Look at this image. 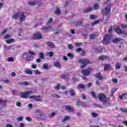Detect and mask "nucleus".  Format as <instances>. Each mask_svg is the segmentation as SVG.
<instances>
[{
	"mask_svg": "<svg viewBox=\"0 0 127 127\" xmlns=\"http://www.w3.org/2000/svg\"><path fill=\"white\" fill-rule=\"evenodd\" d=\"M6 31H7V30L6 29L3 30L1 33V35H3V34H5Z\"/></svg>",
	"mask_w": 127,
	"mask_h": 127,
	"instance_id": "603ef678",
	"label": "nucleus"
},
{
	"mask_svg": "<svg viewBox=\"0 0 127 127\" xmlns=\"http://www.w3.org/2000/svg\"><path fill=\"white\" fill-rule=\"evenodd\" d=\"M61 85L60 83H57L56 86L54 87V89L56 90V91H59V90H60V86Z\"/></svg>",
	"mask_w": 127,
	"mask_h": 127,
	"instance_id": "a878e982",
	"label": "nucleus"
},
{
	"mask_svg": "<svg viewBox=\"0 0 127 127\" xmlns=\"http://www.w3.org/2000/svg\"><path fill=\"white\" fill-rule=\"evenodd\" d=\"M28 57V54L27 53H24L22 55V59H26Z\"/></svg>",
	"mask_w": 127,
	"mask_h": 127,
	"instance_id": "bb28decb",
	"label": "nucleus"
},
{
	"mask_svg": "<svg viewBox=\"0 0 127 127\" xmlns=\"http://www.w3.org/2000/svg\"><path fill=\"white\" fill-rule=\"evenodd\" d=\"M80 55L81 56H86V51L82 49V48H80Z\"/></svg>",
	"mask_w": 127,
	"mask_h": 127,
	"instance_id": "b1692460",
	"label": "nucleus"
},
{
	"mask_svg": "<svg viewBox=\"0 0 127 127\" xmlns=\"http://www.w3.org/2000/svg\"><path fill=\"white\" fill-rule=\"evenodd\" d=\"M121 27L123 28H127V24H122L121 25Z\"/></svg>",
	"mask_w": 127,
	"mask_h": 127,
	"instance_id": "338daca9",
	"label": "nucleus"
},
{
	"mask_svg": "<svg viewBox=\"0 0 127 127\" xmlns=\"http://www.w3.org/2000/svg\"><path fill=\"white\" fill-rule=\"evenodd\" d=\"M28 4H29V5H35L36 4V2L34 1H30L28 2Z\"/></svg>",
	"mask_w": 127,
	"mask_h": 127,
	"instance_id": "49530a36",
	"label": "nucleus"
},
{
	"mask_svg": "<svg viewBox=\"0 0 127 127\" xmlns=\"http://www.w3.org/2000/svg\"><path fill=\"white\" fill-rule=\"evenodd\" d=\"M98 23H100V21L99 20L94 21L91 23V26H94V25H96V24H98Z\"/></svg>",
	"mask_w": 127,
	"mask_h": 127,
	"instance_id": "cd10ccee",
	"label": "nucleus"
},
{
	"mask_svg": "<svg viewBox=\"0 0 127 127\" xmlns=\"http://www.w3.org/2000/svg\"><path fill=\"white\" fill-rule=\"evenodd\" d=\"M80 63L81 64L80 65V68L83 69V68H85L87 65L89 64H91L90 61L87 59H80Z\"/></svg>",
	"mask_w": 127,
	"mask_h": 127,
	"instance_id": "f03ea898",
	"label": "nucleus"
},
{
	"mask_svg": "<svg viewBox=\"0 0 127 127\" xmlns=\"http://www.w3.org/2000/svg\"><path fill=\"white\" fill-rule=\"evenodd\" d=\"M68 78V75L66 74H62L61 76V79H67Z\"/></svg>",
	"mask_w": 127,
	"mask_h": 127,
	"instance_id": "58836bf2",
	"label": "nucleus"
},
{
	"mask_svg": "<svg viewBox=\"0 0 127 127\" xmlns=\"http://www.w3.org/2000/svg\"><path fill=\"white\" fill-rule=\"evenodd\" d=\"M65 110L66 111H68L69 113H72V112L74 111V109L70 106H65Z\"/></svg>",
	"mask_w": 127,
	"mask_h": 127,
	"instance_id": "dca6fc26",
	"label": "nucleus"
},
{
	"mask_svg": "<svg viewBox=\"0 0 127 127\" xmlns=\"http://www.w3.org/2000/svg\"><path fill=\"white\" fill-rule=\"evenodd\" d=\"M29 99H33L36 102H42L41 100V96L40 95L38 96H31L29 97Z\"/></svg>",
	"mask_w": 127,
	"mask_h": 127,
	"instance_id": "1a4fd4ad",
	"label": "nucleus"
},
{
	"mask_svg": "<svg viewBox=\"0 0 127 127\" xmlns=\"http://www.w3.org/2000/svg\"><path fill=\"white\" fill-rule=\"evenodd\" d=\"M68 120H70V117H69V116H65L62 122L64 123V122H66V121H68Z\"/></svg>",
	"mask_w": 127,
	"mask_h": 127,
	"instance_id": "2f4dec72",
	"label": "nucleus"
},
{
	"mask_svg": "<svg viewBox=\"0 0 127 127\" xmlns=\"http://www.w3.org/2000/svg\"><path fill=\"white\" fill-rule=\"evenodd\" d=\"M54 67H56V68H61L62 65H61V64H60V62L59 61H57L54 63Z\"/></svg>",
	"mask_w": 127,
	"mask_h": 127,
	"instance_id": "4468645a",
	"label": "nucleus"
},
{
	"mask_svg": "<svg viewBox=\"0 0 127 127\" xmlns=\"http://www.w3.org/2000/svg\"><path fill=\"white\" fill-rule=\"evenodd\" d=\"M111 28L108 30L109 33H112L113 32V26H111Z\"/></svg>",
	"mask_w": 127,
	"mask_h": 127,
	"instance_id": "052dcab7",
	"label": "nucleus"
},
{
	"mask_svg": "<svg viewBox=\"0 0 127 127\" xmlns=\"http://www.w3.org/2000/svg\"><path fill=\"white\" fill-rule=\"evenodd\" d=\"M121 111L123 113H127V109L125 108H121Z\"/></svg>",
	"mask_w": 127,
	"mask_h": 127,
	"instance_id": "864d4df0",
	"label": "nucleus"
},
{
	"mask_svg": "<svg viewBox=\"0 0 127 127\" xmlns=\"http://www.w3.org/2000/svg\"><path fill=\"white\" fill-rule=\"evenodd\" d=\"M19 15H20V13L17 12L13 15L12 17L13 18V19H17L18 17H19Z\"/></svg>",
	"mask_w": 127,
	"mask_h": 127,
	"instance_id": "6ab92c4d",
	"label": "nucleus"
},
{
	"mask_svg": "<svg viewBox=\"0 0 127 127\" xmlns=\"http://www.w3.org/2000/svg\"><path fill=\"white\" fill-rule=\"evenodd\" d=\"M83 27L84 29H88L90 28V24H86L83 25Z\"/></svg>",
	"mask_w": 127,
	"mask_h": 127,
	"instance_id": "79ce46f5",
	"label": "nucleus"
},
{
	"mask_svg": "<svg viewBox=\"0 0 127 127\" xmlns=\"http://www.w3.org/2000/svg\"><path fill=\"white\" fill-rule=\"evenodd\" d=\"M52 21H53V19L51 18L47 22V25H49L50 23H52Z\"/></svg>",
	"mask_w": 127,
	"mask_h": 127,
	"instance_id": "a18cd8bd",
	"label": "nucleus"
},
{
	"mask_svg": "<svg viewBox=\"0 0 127 127\" xmlns=\"http://www.w3.org/2000/svg\"><path fill=\"white\" fill-rule=\"evenodd\" d=\"M20 21H24L25 20V16L23 12L21 13V17H20Z\"/></svg>",
	"mask_w": 127,
	"mask_h": 127,
	"instance_id": "412c9836",
	"label": "nucleus"
},
{
	"mask_svg": "<svg viewBox=\"0 0 127 127\" xmlns=\"http://www.w3.org/2000/svg\"><path fill=\"white\" fill-rule=\"evenodd\" d=\"M47 45H48V46H49L50 47H51V48H54L55 47V45L54 44H53L52 43V42H47L46 43Z\"/></svg>",
	"mask_w": 127,
	"mask_h": 127,
	"instance_id": "4be33fe9",
	"label": "nucleus"
},
{
	"mask_svg": "<svg viewBox=\"0 0 127 127\" xmlns=\"http://www.w3.org/2000/svg\"><path fill=\"white\" fill-rule=\"evenodd\" d=\"M122 124H123V125H125V126H126V127H127V121H123V122H122Z\"/></svg>",
	"mask_w": 127,
	"mask_h": 127,
	"instance_id": "774afa93",
	"label": "nucleus"
},
{
	"mask_svg": "<svg viewBox=\"0 0 127 127\" xmlns=\"http://www.w3.org/2000/svg\"><path fill=\"white\" fill-rule=\"evenodd\" d=\"M92 49L94 51L97 52V53L100 54L103 52V48H102L101 46L98 47L96 46H94L92 47Z\"/></svg>",
	"mask_w": 127,
	"mask_h": 127,
	"instance_id": "6e6552de",
	"label": "nucleus"
},
{
	"mask_svg": "<svg viewBox=\"0 0 127 127\" xmlns=\"http://www.w3.org/2000/svg\"><path fill=\"white\" fill-rule=\"evenodd\" d=\"M35 74H36L37 75H40V74H41V73L39 70H36L35 71Z\"/></svg>",
	"mask_w": 127,
	"mask_h": 127,
	"instance_id": "680f3d73",
	"label": "nucleus"
},
{
	"mask_svg": "<svg viewBox=\"0 0 127 127\" xmlns=\"http://www.w3.org/2000/svg\"><path fill=\"white\" fill-rule=\"evenodd\" d=\"M56 116V113L55 112H52V114H49V117L53 118V117H55Z\"/></svg>",
	"mask_w": 127,
	"mask_h": 127,
	"instance_id": "a19ab883",
	"label": "nucleus"
},
{
	"mask_svg": "<svg viewBox=\"0 0 127 127\" xmlns=\"http://www.w3.org/2000/svg\"><path fill=\"white\" fill-rule=\"evenodd\" d=\"M91 69L90 68L87 69H82L81 70V73L82 75H84V76H88L90 73H91Z\"/></svg>",
	"mask_w": 127,
	"mask_h": 127,
	"instance_id": "9d476101",
	"label": "nucleus"
},
{
	"mask_svg": "<svg viewBox=\"0 0 127 127\" xmlns=\"http://www.w3.org/2000/svg\"><path fill=\"white\" fill-rule=\"evenodd\" d=\"M39 58H40V59H44V54L43 52L39 53Z\"/></svg>",
	"mask_w": 127,
	"mask_h": 127,
	"instance_id": "f704fd0d",
	"label": "nucleus"
},
{
	"mask_svg": "<svg viewBox=\"0 0 127 127\" xmlns=\"http://www.w3.org/2000/svg\"><path fill=\"white\" fill-rule=\"evenodd\" d=\"M70 94V96H71V97H75V91H74V90L72 89L69 91Z\"/></svg>",
	"mask_w": 127,
	"mask_h": 127,
	"instance_id": "7c9ffc66",
	"label": "nucleus"
},
{
	"mask_svg": "<svg viewBox=\"0 0 127 127\" xmlns=\"http://www.w3.org/2000/svg\"><path fill=\"white\" fill-rule=\"evenodd\" d=\"M81 97L83 100H86V99H87V97H86V95L85 94H82L81 95Z\"/></svg>",
	"mask_w": 127,
	"mask_h": 127,
	"instance_id": "13d9d810",
	"label": "nucleus"
},
{
	"mask_svg": "<svg viewBox=\"0 0 127 127\" xmlns=\"http://www.w3.org/2000/svg\"><path fill=\"white\" fill-rule=\"evenodd\" d=\"M111 68H112V66H111V64H105L104 65V71H108V70H109V69H111Z\"/></svg>",
	"mask_w": 127,
	"mask_h": 127,
	"instance_id": "a211bd4d",
	"label": "nucleus"
},
{
	"mask_svg": "<svg viewBox=\"0 0 127 127\" xmlns=\"http://www.w3.org/2000/svg\"><path fill=\"white\" fill-rule=\"evenodd\" d=\"M99 7H100V5H99V4L98 3L94 4L93 5L94 9H98V8H99Z\"/></svg>",
	"mask_w": 127,
	"mask_h": 127,
	"instance_id": "72a5a7b5",
	"label": "nucleus"
},
{
	"mask_svg": "<svg viewBox=\"0 0 127 127\" xmlns=\"http://www.w3.org/2000/svg\"><path fill=\"white\" fill-rule=\"evenodd\" d=\"M89 37L90 39H94V38L97 37V35L94 34H90Z\"/></svg>",
	"mask_w": 127,
	"mask_h": 127,
	"instance_id": "c03bdc74",
	"label": "nucleus"
},
{
	"mask_svg": "<svg viewBox=\"0 0 127 127\" xmlns=\"http://www.w3.org/2000/svg\"><path fill=\"white\" fill-rule=\"evenodd\" d=\"M112 5L109 4L107 5L105 8L101 10V13L102 15H109L111 13V11L112 10Z\"/></svg>",
	"mask_w": 127,
	"mask_h": 127,
	"instance_id": "f257e3e1",
	"label": "nucleus"
},
{
	"mask_svg": "<svg viewBox=\"0 0 127 127\" xmlns=\"http://www.w3.org/2000/svg\"><path fill=\"white\" fill-rule=\"evenodd\" d=\"M43 69H48V64H45L43 65Z\"/></svg>",
	"mask_w": 127,
	"mask_h": 127,
	"instance_id": "de8ad7c7",
	"label": "nucleus"
},
{
	"mask_svg": "<svg viewBox=\"0 0 127 127\" xmlns=\"http://www.w3.org/2000/svg\"><path fill=\"white\" fill-rule=\"evenodd\" d=\"M123 39L120 38H116L112 40L113 43H119L120 41H122Z\"/></svg>",
	"mask_w": 127,
	"mask_h": 127,
	"instance_id": "f3484780",
	"label": "nucleus"
},
{
	"mask_svg": "<svg viewBox=\"0 0 127 127\" xmlns=\"http://www.w3.org/2000/svg\"><path fill=\"white\" fill-rule=\"evenodd\" d=\"M12 42H14V39L11 38L6 40L7 44H10V43H12Z\"/></svg>",
	"mask_w": 127,
	"mask_h": 127,
	"instance_id": "393cba45",
	"label": "nucleus"
},
{
	"mask_svg": "<svg viewBox=\"0 0 127 127\" xmlns=\"http://www.w3.org/2000/svg\"><path fill=\"white\" fill-rule=\"evenodd\" d=\"M91 116L93 117V118H97V117L99 116V114L95 112H92L91 114Z\"/></svg>",
	"mask_w": 127,
	"mask_h": 127,
	"instance_id": "4c0bfd02",
	"label": "nucleus"
},
{
	"mask_svg": "<svg viewBox=\"0 0 127 127\" xmlns=\"http://www.w3.org/2000/svg\"><path fill=\"white\" fill-rule=\"evenodd\" d=\"M96 77L99 80H100V81H102V80H103L104 79V77L101 72H98L97 74H96Z\"/></svg>",
	"mask_w": 127,
	"mask_h": 127,
	"instance_id": "2eb2a0df",
	"label": "nucleus"
},
{
	"mask_svg": "<svg viewBox=\"0 0 127 127\" xmlns=\"http://www.w3.org/2000/svg\"><path fill=\"white\" fill-rule=\"evenodd\" d=\"M16 105L17 107H20L21 106V103L20 102H17Z\"/></svg>",
	"mask_w": 127,
	"mask_h": 127,
	"instance_id": "69168bd1",
	"label": "nucleus"
},
{
	"mask_svg": "<svg viewBox=\"0 0 127 127\" xmlns=\"http://www.w3.org/2000/svg\"><path fill=\"white\" fill-rule=\"evenodd\" d=\"M81 36H83L84 39H87V34L82 33L81 34Z\"/></svg>",
	"mask_w": 127,
	"mask_h": 127,
	"instance_id": "bf43d9fd",
	"label": "nucleus"
},
{
	"mask_svg": "<svg viewBox=\"0 0 127 127\" xmlns=\"http://www.w3.org/2000/svg\"><path fill=\"white\" fill-rule=\"evenodd\" d=\"M91 94L92 95L93 98L94 99H98V96L96 95V93H95L94 91H92Z\"/></svg>",
	"mask_w": 127,
	"mask_h": 127,
	"instance_id": "e433bc0d",
	"label": "nucleus"
},
{
	"mask_svg": "<svg viewBox=\"0 0 127 127\" xmlns=\"http://www.w3.org/2000/svg\"><path fill=\"white\" fill-rule=\"evenodd\" d=\"M32 57H33V56H30V57H27V58L26 59V61H31V58H32Z\"/></svg>",
	"mask_w": 127,
	"mask_h": 127,
	"instance_id": "09e8293b",
	"label": "nucleus"
},
{
	"mask_svg": "<svg viewBox=\"0 0 127 127\" xmlns=\"http://www.w3.org/2000/svg\"><path fill=\"white\" fill-rule=\"evenodd\" d=\"M98 99L101 102H104V104L107 103V96L104 93H99L98 94Z\"/></svg>",
	"mask_w": 127,
	"mask_h": 127,
	"instance_id": "7ed1b4c3",
	"label": "nucleus"
},
{
	"mask_svg": "<svg viewBox=\"0 0 127 127\" xmlns=\"http://www.w3.org/2000/svg\"><path fill=\"white\" fill-rule=\"evenodd\" d=\"M32 38L34 40H40V39L43 38L42 34L40 32L36 33L33 35Z\"/></svg>",
	"mask_w": 127,
	"mask_h": 127,
	"instance_id": "423d86ee",
	"label": "nucleus"
},
{
	"mask_svg": "<svg viewBox=\"0 0 127 127\" xmlns=\"http://www.w3.org/2000/svg\"><path fill=\"white\" fill-rule=\"evenodd\" d=\"M37 118L38 119H40V120H45V119H46L45 115L43 114H38L37 115Z\"/></svg>",
	"mask_w": 127,
	"mask_h": 127,
	"instance_id": "ddd939ff",
	"label": "nucleus"
},
{
	"mask_svg": "<svg viewBox=\"0 0 127 127\" xmlns=\"http://www.w3.org/2000/svg\"><path fill=\"white\" fill-rule=\"evenodd\" d=\"M61 11L60 10V9H59V8H57L56 9V11H55V14H61Z\"/></svg>",
	"mask_w": 127,
	"mask_h": 127,
	"instance_id": "c756f323",
	"label": "nucleus"
},
{
	"mask_svg": "<svg viewBox=\"0 0 127 127\" xmlns=\"http://www.w3.org/2000/svg\"><path fill=\"white\" fill-rule=\"evenodd\" d=\"M67 56L68 57H70V58H71V59H73V58H74V55L72 54V53H69L67 54Z\"/></svg>",
	"mask_w": 127,
	"mask_h": 127,
	"instance_id": "37998d69",
	"label": "nucleus"
},
{
	"mask_svg": "<svg viewBox=\"0 0 127 127\" xmlns=\"http://www.w3.org/2000/svg\"><path fill=\"white\" fill-rule=\"evenodd\" d=\"M51 28H52L51 26H45L41 29V30H42L43 31H48V30H49V29H51Z\"/></svg>",
	"mask_w": 127,
	"mask_h": 127,
	"instance_id": "f8f14e48",
	"label": "nucleus"
},
{
	"mask_svg": "<svg viewBox=\"0 0 127 127\" xmlns=\"http://www.w3.org/2000/svg\"><path fill=\"white\" fill-rule=\"evenodd\" d=\"M114 30L117 34H125L126 36H127V33L125 31H122V29L120 28L119 27H118V26H116L113 27Z\"/></svg>",
	"mask_w": 127,
	"mask_h": 127,
	"instance_id": "20e7f679",
	"label": "nucleus"
},
{
	"mask_svg": "<svg viewBox=\"0 0 127 127\" xmlns=\"http://www.w3.org/2000/svg\"><path fill=\"white\" fill-rule=\"evenodd\" d=\"M19 85H24L25 86H29V83L27 81H23L19 83Z\"/></svg>",
	"mask_w": 127,
	"mask_h": 127,
	"instance_id": "c85d7f7f",
	"label": "nucleus"
},
{
	"mask_svg": "<svg viewBox=\"0 0 127 127\" xmlns=\"http://www.w3.org/2000/svg\"><path fill=\"white\" fill-rule=\"evenodd\" d=\"M4 39H7V38H10V35H5L4 36Z\"/></svg>",
	"mask_w": 127,
	"mask_h": 127,
	"instance_id": "6e6d98bb",
	"label": "nucleus"
},
{
	"mask_svg": "<svg viewBox=\"0 0 127 127\" xmlns=\"http://www.w3.org/2000/svg\"><path fill=\"white\" fill-rule=\"evenodd\" d=\"M52 97H53V98H61V96L60 95L56 94H52Z\"/></svg>",
	"mask_w": 127,
	"mask_h": 127,
	"instance_id": "c9c22d12",
	"label": "nucleus"
},
{
	"mask_svg": "<svg viewBox=\"0 0 127 127\" xmlns=\"http://www.w3.org/2000/svg\"><path fill=\"white\" fill-rule=\"evenodd\" d=\"M126 96V94L123 93L121 96H119L120 100H123L124 99V96Z\"/></svg>",
	"mask_w": 127,
	"mask_h": 127,
	"instance_id": "3c124183",
	"label": "nucleus"
},
{
	"mask_svg": "<svg viewBox=\"0 0 127 127\" xmlns=\"http://www.w3.org/2000/svg\"><path fill=\"white\" fill-rule=\"evenodd\" d=\"M68 48L72 50V49L73 48V45L72 44H69L68 45Z\"/></svg>",
	"mask_w": 127,
	"mask_h": 127,
	"instance_id": "5fc2aeb1",
	"label": "nucleus"
},
{
	"mask_svg": "<svg viewBox=\"0 0 127 127\" xmlns=\"http://www.w3.org/2000/svg\"><path fill=\"white\" fill-rule=\"evenodd\" d=\"M116 88H113L112 90L111 91V94L112 95H114V94H115V92H116Z\"/></svg>",
	"mask_w": 127,
	"mask_h": 127,
	"instance_id": "8fccbe9b",
	"label": "nucleus"
},
{
	"mask_svg": "<svg viewBox=\"0 0 127 127\" xmlns=\"http://www.w3.org/2000/svg\"><path fill=\"white\" fill-rule=\"evenodd\" d=\"M3 82L5 84H8L9 83V80L8 79L4 80H3Z\"/></svg>",
	"mask_w": 127,
	"mask_h": 127,
	"instance_id": "e2e57ef3",
	"label": "nucleus"
},
{
	"mask_svg": "<svg viewBox=\"0 0 127 127\" xmlns=\"http://www.w3.org/2000/svg\"><path fill=\"white\" fill-rule=\"evenodd\" d=\"M107 59H110V57L108 56L102 55L99 57V60L104 61V60H107Z\"/></svg>",
	"mask_w": 127,
	"mask_h": 127,
	"instance_id": "9b49d317",
	"label": "nucleus"
},
{
	"mask_svg": "<svg viewBox=\"0 0 127 127\" xmlns=\"http://www.w3.org/2000/svg\"><path fill=\"white\" fill-rule=\"evenodd\" d=\"M121 67H122V63H117L115 69L116 70H119V69H121Z\"/></svg>",
	"mask_w": 127,
	"mask_h": 127,
	"instance_id": "aec40b11",
	"label": "nucleus"
},
{
	"mask_svg": "<svg viewBox=\"0 0 127 127\" xmlns=\"http://www.w3.org/2000/svg\"><path fill=\"white\" fill-rule=\"evenodd\" d=\"M7 61L8 62H13V58L10 57L8 58Z\"/></svg>",
	"mask_w": 127,
	"mask_h": 127,
	"instance_id": "4d7b16f0",
	"label": "nucleus"
},
{
	"mask_svg": "<svg viewBox=\"0 0 127 127\" xmlns=\"http://www.w3.org/2000/svg\"><path fill=\"white\" fill-rule=\"evenodd\" d=\"M48 55H49L50 57H52L54 55L53 52H50L48 53Z\"/></svg>",
	"mask_w": 127,
	"mask_h": 127,
	"instance_id": "0e129e2a",
	"label": "nucleus"
},
{
	"mask_svg": "<svg viewBox=\"0 0 127 127\" xmlns=\"http://www.w3.org/2000/svg\"><path fill=\"white\" fill-rule=\"evenodd\" d=\"M93 9H92V7H88L84 10H83V12L84 13H88V12H90V11H92Z\"/></svg>",
	"mask_w": 127,
	"mask_h": 127,
	"instance_id": "5701e85b",
	"label": "nucleus"
},
{
	"mask_svg": "<svg viewBox=\"0 0 127 127\" xmlns=\"http://www.w3.org/2000/svg\"><path fill=\"white\" fill-rule=\"evenodd\" d=\"M32 94V91L29 90L27 92H21L20 93L21 98H23V99H27L28 98V96L29 95H31Z\"/></svg>",
	"mask_w": 127,
	"mask_h": 127,
	"instance_id": "0eeeda50",
	"label": "nucleus"
},
{
	"mask_svg": "<svg viewBox=\"0 0 127 127\" xmlns=\"http://www.w3.org/2000/svg\"><path fill=\"white\" fill-rule=\"evenodd\" d=\"M89 18H90V19H97V16L91 14L89 16Z\"/></svg>",
	"mask_w": 127,
	"mask_h": 127,
	"instance_id": "473e14b6",
	"label": "nucleus"
},
{
	"mask_svg": "<svg viewBox=\"0 0 127 127\" xmlns=\"http://www.w3.org/2000/svg\"><path fill=\"white\" fill-rule=\"evenodd\" d=\"M110 40H111V35L109 34L105 35L103 37L102 43L107 45V44L110 43Z\"/></svg>",
	"mask_w": 127,
	"mask_h": 127,
	"instance_id": "39448f33",
	"label": "nucleus"
},
{
	"mask_svg": "<svg viewBox=\"0 0 127 127\" xmlns=\"http://www.w3.org/2000/svg\"><path fill=\"white\" fill-rule=\"evenodd\" d=\"M25 73H26V74H29V75H32V71H31V70L30 69H28L26 71H25Z\"/></svg>",
	"mask_w": 127,
	"mask_h": 127,
	"instance_id": "ea45409f",
	"label": "nucleus"
}]
</instances>
